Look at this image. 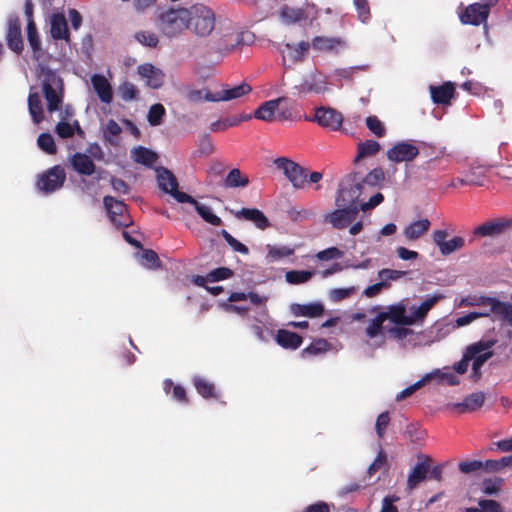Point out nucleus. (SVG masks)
Segmentation results:
<instances>
[{
  "mask_svg": "<svg viewBox=\"0 0 512 512\" xmlns=\"http://www.w3.org/2000/svg\"><path fill=\"white\" fill-rule=\"evenodd\" d=\"M189 18L188 9H169L159 14L157 27L163 35L174 38L188 28Z\"/></svg>",
  "mask_w": 512,
  "mask_h": 512,
  "instance_id": "f257e3e1",
  "label": "nucleus"
},
{
  "mask_svg": "<svg viewBox=\"0 0 512 512\" xmlns=\"http://www.w3.org/2000/svg\"><path fill=\"white\" fill-rule=\"evenodd\" d=\"M363 192L364 189L361 185V174L359 172L350 173L339 183L335 196V206H359L357 201Z\"/></svg>",
  "mask_w": 512,
  "mask_h": 512,
  "instance_id": "f03ea898",
  "label": "nucleus"
},
{
  "mask_svg": "<svg viewBox=\"0 0 512 512\" xmlns=\"http://www.w3.org/2000/svg\"><path fill=\"white\" fill-rule=\"evenodd\" d=\"M42 91L47 101L48 111L59 110L63 101V82L56 72L50 69L43 71Z\"/></svg>",
  "mask_w": 512,
  "mask_h": 512,
  "instance_id": "7ed1b4c3",
  "label": "nucleus"
},
{
  "mask_svg": "<svg viewBox=\"0 0 512 512\" xmlns=\"http://www.w3.org/2000/svg\"><path fill=\"white\" fill-rule=\"evenodd\" d=\"M188 28H191L198 36L210 35L215 27L214 12L204 5H194L190 10Z\"/></svg>",
  "mask_w": 512,
  "mask_h": 512,
  "instance_id": "20e7f679",
  "label": "nucleus"
},
{
  "mask_svg": "<svg viewBox=\"0 0 512 512\" xmlns=\"http://www.w3.org/2000/svg\"><path fill=\"white\" fill-rule=\"evenodd\" d=\"M275 167L283 172L295 189L305 187L307 171L298 163L286 157H278L273 161Z\"/></svg>",
  "mask_w": 512,
  "mask_h": 512,
  "instance_id": "39448f33",
  "label": "nucleus"
},
{
  "mask_svg": "<svg viewBox=\"0 0 512 512\" xmlns=\"http://www.w3.org/2000/svg\"><path fill=\"white\" fill-rule=\"evenodd\" d=\"M512 229V218L500 217L488 220L473 230V235L497 237Z\"/></svg>",
  "mask_w": 512,
  "mask_h": 512,
  "instance_id": "423d86ee",
  "label": "nucleus"
},
{
  "mask_svg": "<svg viewBox=\"0 0 512 512\" xmlns=\"http://www.w3.org/2000/svg\"><path fill=\"white\" fill-rule=\"evenodd\" d=\"M344 117L341 112L337 111L332 107H318L315 109L314 117L311 121L317 122V124L323 128L331 131L340 130Z\"/></svg>",
  "mask_w": 512,
  "mask_h": 512,
  "instance_id": "0eeeda50",
  "label": "nucleus"
},
{
  "mask_svg": "<svg viewBox=\"0 0 512 512\" xmlns=\"http://www.w3.org/2000/svg\"><path fill=\"white\" fill-rule=\"evenodd\" d=\"M6 43L8 48L20 55L24 49L21 33V20L18 15L11 14L7 18Z\"/></svg>",
  "mask_w": 512,
  "mask_h": 512,
  "instance_id": "6e6552de",
  "label": "nucleus"
},
{
  "mask_svg": "<svg viewBox=\"0 0 512 512\" xmlns=\"http://www.w3.org/2000/svg\"><path fill=\"white\" fill-rule=\"evenodd\" d=\"M66 175L60 166H54L43 173L37 180V187L45 193H51L61 188L65 182Z\"/></svg>",
  "mask_w": 512,
  "mask_h": 512,
  "instance_id": "1a4fd4ad",
  "label": "nucleus"
},
{
  "mask_svg": "<svg viewBox=\"0 0 512 512\" xmlns=\"http://www.w3.org/2000/svg\"><path fill=\"white\" fill-rule=\"evenodd\" d=\"M358 206L337 207V209L325 215V221L335 229L342 230L354 222L359 213Z\"/></svg>",
  "mask_w": 512,
  "mask_h": 512,
  "instance_id": "9d476101",
  "label": "nucleus"
},
{
  "mask_svg": "<svg viewBox=\"0 0 512 512\" xmlns=\"http://www.w3.org/2000/svg\"><path fill=\"white\" fill-rule=\"evenodd\" d=\"M447 237V230H435L432 233L433 242L439 248L441 255L448 256L465 246V239L463 237L455 236L450 240H446Z\"/></svg>",
  "mask_w": 512,
  "mask_h": 512,
  "instance_id": "9b49d317",
  "label": "nucleus"
},
{
  "mask_svg": "<svg viewBox=\"0 0 512 512\" xmlns=\"http://www.w3.org/2000/svg\"><path fill=\"white\" fill-rule=\"evenodd\" d=\"M158 187L165 193L170 194L179 203H183L180 195H188L178 190V181L175 175L165 167L156 169Z\"/></svg>",
  "mask_w": 512,
  "mask_h": 512,
  "instance_id": "f8f14e48",
  "label": "nucleus"
},
{
  "mask_svg": "<svg viewBox=\"0 0 512 512\" xmlns=\"http://www.w3.org/2000/svg\"><path fill=\"white\" fill-rule=\"evenodd\" d=\"M419 155V149L411 142H398L387 151V158L394 163L411 162Z\"/></svg>",
  "mask_w": 512,
  "mask_h": 512,
  "instance_id": "ddd939ff",
  "label": "nucleus"
},
{
  "mask_svg": "<svg viewBox=\"0 0 512 512\" xmlns=\"http://www.w3.org/2000/svg\"><path fill=\"white\" fill-rule=\"evenodd\" d=\"M252 90L251 86L246 83L242 82L239 85H236L231 88H223L220 91H217L215 93L207 92L205 94V100L211 101V102H219V101H230L234 99H238L248 93H250Z\"/></svg>",
  "mask_w": 512,
  "mask_h": 512,
  "instance_id": "4468645a",
  "label": "nucleus"
},
{
  "mask_svg": "<svg viewBox=\"0 0 512 512\" xmlns=\"http://www.w3.org/2000/svg\"><path fill=\"white\" fill-rule=\"evenodd\" d=\"M104 207L109 214L110 220L117 226H127V206L123 201L117 200L112 196L103 198Z\"/></svg>",
  "mask_w": 512,
  "mask_h": 512,
  "instance_id": "2eb2a0df",
  "label": "nucleus"
},
{
  "mask_svg": "<svg viewBox=\"0 0 512 512\" xmlns=\"http://www.w3.org/2000/svg\"><path fill=\"white\" fill-rule=\"evenodd\" d=\"M489 13L490 11L488 10L487 5L473 3L466 7L460 16V20L463 24L478 26L481 23L486 22Z\"/></svg>",
  "mask_w": 512,
  "mask_h": 512,
  "instance_id": "dca6fc26",
  "label": "nucleus"
},
{
  "mask_svg": "<svg viewBox=\"0 0 512 512\" xmlns=\"http://www.w3.org/2000/svg\"><path fill=\"white\" fill-rule=\"evenodd\" d=\"M471 305H485L490 307V312L502 317L504 321L512 325V305L502 302L493 297L482 296L476 303Z\"/></svg>",
  "mask_w": 512,
  "mask_h": 512,
  "instance_id": "f3484780",
  "label": "nucleus"
},
{
  "mask_svg": "<svg viewBox=\"0 0 512 512\" xmlns=\"http://www.w3.org/2000/svg\"><path fill=\"white\" fill-rule=\"evenodd\" d=\"M494 341H479L467 347L463 358L453 365V370L458 374H464L469 366L470 360L484 350L491 349Z\"/></svg>",
  "mask_w": 512,
  "mask_h": 512,
  "instance_id": "a211bd4d",
  "label": "nucleus"
},
{
  "mask_svg": "<svg viewBox=\"0 0 512 512\" xmlns=\"http://www.w3.org/2000/svg\"><path fill=\"white\" fill-rule=\"evenodd\" d=\"M50 35L54 40L70 41V33L68 29L65 15L61 12L53 13L50 17Z\"/></svg>",
  "mask_w": 512,
  "mask_h": 512,
  "instance_id": "6ab92c4d",
  "label": "nucleus"
},
{
  "mask_svg": "<svg viewBox=\"0 0 512 512\" xmlns=\"http://www.w3.org/2000/svg\"><path fill=\"white\" fill-rule=\"evenodd\" d=\"M430 462L431 458L425 456L424 460L417 463L416 466L412 469V471L408 475L406 489L408 491H412L415 489L421 482H423L429 473L430 470Z\"/></svg>",
  "mask_w": 512,
  "mask_h": 512,
  "instance_id": "aec40b11",
  "label": "nucleus"
},
{
  "mask_svg": "<svg viewBox=\"0 0 512 512\" xmlns=\"http://www.w3.org/2000/svg\"><path fill=\"white\" fill-rule=\"evenodd\" d=\"M287 102V98L279 97L273 100L263 102L254 112L256 119L272 122L275 120V114L279 106Z\"/></svg>",
  "mask_w": 512,
  "mask_h": 512,
  "instance_id": "412c9836",
  "label": "nucleus"
},
{
  "mask_svg": "<svg viewBox=\"0 0 512 512\" xmlns=\"http://www.w3.org/2000/svg\"><path fill=\"white\" fill-rule=\"evenodd\" d=\"M180 197L181 200H183V203H189L193 205L197 213L207 223L213 226H220L222 224L221 218L215 215L209 206L199 203L191 195H180Z\"/></svg>",
  "mask_w": 512,
  "mask_h": 512,
  "instance_id": "4be33fe9",
  "label": "nucleus"
},
{
  "mask_svg": "<svg viewBox=\"0 0 512 512\" xmlns=\"http://www.w3.org/2000/svg\"><path fill=\"white\" fill-rule=\"evenodd\" d=\"M235 216L238 219H244L251 221L255 226L261 230H264L270 226V222L265 214L257 208H242L235 212Z\"/></svg>",
  "mask_w": 512,
  "mask_h": 512,
  "instance_id": "5701e85b",
  "label": "nucleus"
},
{
  "mask_svg": "<svg viewBox=\"0 0 512 512\" xmlns=\"http://www.w3.org/2000/svg\"><path fill=\"white\" fill-rule=\"evenodd\" d=\"M139 74L146 78V83L153 89H158L163 85L164 74L152 64L146 63L138 67Z\"/></svg>",
  "mask_w": 512,
  "mask_h": 512,
  "instance_id": "b1692460",
  "label": "nucleus"
},
{
  "mask_svg": "<svg viewBox=\"0 0 512 512\" xmlns=\"http://www.w3.org/2000/svg\"><path fill=\"white\" fill-rule=\"evenodd\" d=\"M91 83L93 86V89L97 93L99 99L103 103H111L113 100V92L112 87L108 80L105 78V76L101 74H94L91 77Z\"/></svg>",
  "mask_w": 512,
  "mask_h": 512,
  "instance_id": "393cba45",
  "label": "nucleus"
},
{
  "mask_svg": "<svg viewBox=\"0 0 512 512\" xmlns=\"http://www.w3.org/2000/svg\"><path fill=\"white\" fill-rule=\"evenodd\" d=\"M431 98L434 103L447 105L455 94V86L451 82H445L439 86H430Z\"/></svg>",
  "mask_w": 512,
  "mask_h": 512,
  "instance_id": "a878e982",
  "label": "nucleus"
},
{
  "mask_svg": "<svg viewBox=\"0 0 512 512\" xmlns=\"http://www.w3.org/2000/svg\"><path fill=\"white\" fill-rule=\"evenodd\" d=\"M327 89V81L324 76L312 74L305 78L299 85V91L302 93H323Z\"/></svg>",
  "mask_w": 512,
  "mask_h": 512,
  "instance_id": "bb28decb",
  "label": "nucleus"
},
{
  "mask_svg": "<svg viewBox=\"0 0 512 512\" xmlns=\"http://www.w3.org/2000/svg\"><path fill=\"white\" fill-rule=\"evenodd\" d=\"M488 167L483 165H472L465 175V179H459L461 186L474 185L483 186L487 176Z\"/></svg>",
  "mask_w": 512,
  "mask_h": 512,
  "instance_id": "cd10ccee",
  "label": "nucleus"
},
{
  "mask_svg": "<svg viewBox=\"0 0 512 512\" xmlns=\"http://www.w3.org/2000/svg\"><path fill=\"white\" fill-rule=\"evenodd\" d=\"M381 313L384 314L385 321L390 320L396 325H412V320L409 315H406V308L401 303L391 305L387 311Z\"/></svg>",
  "mask_w": 512,
  "mask_h": 512,
  "instance_id": "c85d7f7f",
  "label": "nucleus"
},
{
  "mask_svg": "<svg viewBox=\"0 0 512 512\" xmlns=\"http://www.w3.org/2000/svg\"><path fill=\"white\" fill-rule=\"evenodd\" d=\"M71 165L77 173L85 176H91L96 168L93 160L88 155L79 152L71 157Z\"/></svg>",
  "mask_w": 512,
  "mask_h": 512,
  "instance_id": "c756f323",
  "label": "nucleus"
},
{
  "mask_svg": "<svg viewBox=\"0 0 512 512\" xmlns=\"http://www.w3.org/2000/svg\"><path fill=\"white\" fill-rule=\"evenodd\" d=\"M275 339L278 345L291 350H296L303 342V339L299 334L286 329H279Z\"/></svg>",
  "mask_w": 512,
  "mask_h": 512,
  "instance_id": "7c9ffc66",
  "label": "nucleus"
},
{
  "mask_svg": "<svg viewBox=\"0 0 512 512\" xmlns=\"http://www.w3.org/2000/svg\"><path fill=\"white\" fill-rule=\"evenodd\" d=\"M485 401L483 392H475L468 395L463 402L454 404V408L459 413L472 412L481 408Z\"/></svg>",
  "mask_w": 512,
  "mask_h": 512,
  "instance_id": "2f4dec72",
  "label": "nucleus"
},
{
  "mask_svg": "<svg viewBox=\"0 0 512 512\" xmlns=\"http://www.w3.org/2000/svg\"><path fill=\"white\" fill-rule=\"evenodd\" d=\"M192 383L199 395H201L205 399H218L219 395L217 394L215 385L210 382L205 377L200 375H195L192 378Z\"/></svg>",
  "mask_w": 512,
  "mask_h": 512,
  "instance_id": "473e14b6",
  "label": "nucleus"
},
{
  "mask_svg": "<svg viewBox=\"0 0 512 512\" xmlns=\"http://www.w3.org/2000/svg\"><path fill=\"white\" fill-rule=\"evenodd\" d=\"M131 158L134 162L151 168L158 160V155L146 147L138 146L131 150Z\"/></svg>",
  "mask_w": 512,
  "mask_h": 512,
  "instance_id": "72a5a7b5",
  "label": "nucleus"
},
{
  "mask_svg": "<svg viewBox=\"0 0 512 512\" xmlns=\"http://www.w3.org/2000/svg\"><path fill=\"white\" fill-rule=\"evenodd\" d=\"M291 311L295 316L316 318L324 313V306L321 303L292 304Z\"/></svg>",
  "mask_w": 512,
  "mask_h": 512,
  "instance_id": "f704fd0d",
  "label": "nucleus"
},
{
  "mask_svg": "<svg viewBox=\"0 0 512 512\" xmlns=\"http://www.w3.org/2000/svg\"><path fill=\"white\" fill-rule=\"evenodd\" d=\"M441 299L440 295H434L423 301L417 308H414L409 318L412 320V325L417 322H422L426 318L428 312L434 305Z\"/></svg>",
  "mask_w": 512,
  "mask_h": 512,
  "instance_id": "c9c22d12",
  "label": "nucleus"
},
{
  "mask_svg": "<svg viewBox=\"0 0 512 512\" xmlns=\"http://www.w3.org/2000/svg\"><path fill=\"white\" fill-rule=\"evenodd\" d=\"M28 110L35 124L44 120V110L40 95L37 92H30L28 96Z\"/></svg>",
  "mask_w": 512,
  "mask_h": 512,
  "instance_id": "e433bc0d",
  "label": "nucleus"
},
{
  "mask_svg": "<svg viewBox=\"0 0 512 512\" xmlns=\"http://www.w3.org/2000/svg\"><path fill=\"white\" fill-rule=\"evenodd\" d=\"M248 184V176L242 173L238 168L230 170L223 181V187L225 188H244L248 186Z\"/></svg>",
  "mask_w": 512,
  "mask_h": 512,
  "instance_id": "4c0bfd02",
  "label": "nucleus"
},
{
  "mask_svg": "<svg viewBox=\"0 0 512 512\" xmlns=\"http://www.w3.org/2000/svg\"><path fill=\"white\" fill-rule=\"evenodd\" d=\"M381 149V145L376 140L360 141L357 145V155L354 159L359 162L361 159L375 156Z\"/></svg>",
  "mask_w": 512,
  "mask_h": 512,
  "instance_id": "58836bf2",
  "label": "nucleus"
},
{
  "mask_svg": "<svg viewBox=\"0 0 512 512\" xmlns=\"http://www.w3.org/2000/svg\"><path fill=\"white\" fill-rule=\"evenodd\" d=\"M163 389L166 394L172 395V398L182 404H188L189 398L187 396L186 389L179 384H174L171 379H165L163 382Z\"/></svg>",
  "mask_w": 512,
  "mask_h": 512,
  "instance_id": "ea45409f",
  "label": "nucleus"
},
{
  "mask_svg": "<svg viewBox=\"0 0 512 512\" xmlns=\"http://www.w3.org/2000/svg\"><path fill=\"white\" fill-rule=\"evenodd\" d=\"M430 225L428 219L414 221L405 228L404 235L409 240H416L429 230Z\"/></svg>",
  "mask_w": 512,
  "mask_h": 512,
  "instance_id": "a19ab883",
  "label": "nucleus"
},
{
  "mask_svg": "<svg viewBox=\"0 0 512 512\" xmlns=\"http://www.w3.org/2000/svg\"><path fill=\"white\" fill-rule=\"evenodd\" d=\"M280 18L285 24H295L307 18L305 11L301 8L284 6L280 10Z\"/></svg>",
  "mask_w": 512,
  "mask_h": 512,
  "instance_id": "79ce46f5",
  "label": "nucleus"
},
{
  "mask_svg": "<svg viewBox=\"0 0 512 512\" xmlns=\"http://www.w3.org/2000/svg\"><path fill=\"white\" fill-rule=\"evenodd\" d=\"M268 252L266 259L268 262H276L282 258L289 257L294 254L295 249L289 246H275L268 244L266 246Z\"/></svg>",
  "mask_w": 512,
  "mask_h": 512,
  "instance_id": "37998d69",
  "label": "nucleus"
},
{
  "mask_svg": "<svg viewBox=\"0 0 512 512\" xmlns=\"http://www.w3.org/2000/svg\"><path fill=\"white\" fill-rule=\"evenodd\" d=\"M340 44L341 40L338 38H327L323 36H316L311 43L313 49L319 51H332Z\"/></svg>",
  "mask_w": 512,
  "mask_h": 512,
  "instance_id": "c03bdc74",
  "label": "nucleus"
},
{
  "mask_svg": "<svg viewBox=\"0 0 512 512\" xmlns=\"http://www.w3.org/2000/svg\"><path fill=\"white\" fill-rule=\"evenodd\" d=\"M26 30L28 43L33 53L36 55L41 51V40L34 20H30L27 23Z\"/></svg>",
  "mask_w": 512,
  "mask_h": 512,
  "instance_id": "a18cd8bd",
  "label": "nucleus"
},
{
  "mask_svg": "<svg viewBox=\"0 0 512 512\" xmlns=\"http://www.w3.org/2000/svg\"><path fill=\"white\" fill-rule=\"evenodd\" d=\"M313 276V272L306 270H290L285 274V279L289 284L299 285L308 282Z\"/></svg>",
  "mask_w": 512,
  "mask_h": 512,
  "instance_id": "49530a36",
  "label": "nucleus"
},
{
  "mask_svg": "<svg viewBox=\"0 0 512 512\" xmlns=\"http://www.w3.org/2000/svg\"><path fill=\"white\" fill-rule=\"evenodd\" d=\"M385 178V174L382 168H374L371 170L365 177L361 176V185L363 189L366 186L368 187H376L378 186Z\"/></svg>",
  "mask_w": 512,
  "mask_h": 512,
  "instance_id": "de8ad7c7",
  "label": "nucleus"
},
{
  "mask_svg": "<svg viewBox=\"0 0 512 512\" xmlns=\"http://www.w3.org/2000/svg\"><path fill=\"white\" fill-rule=\"evenodd\" d=\"M38 147L49 155H54L57 152V147L54 138L50 133H41L37 138Z\"/></svg>",
  "mask_w": 512,
  "mask_h": 512,
  "instance_id": "09e8293b",
  "label": "nucleus"
},
{
  "mask_svg": "<svg viewBox=\"0 0 512 512\" xmlns=\"http://www.w3.org/2000/svg\"><path fill=\"white\" fill-rule=\"evenodd\" d=\"M329 343L326 339H316L309 346L302 350V355L315 356L327 352Z\"/></svg>",
  "mask_w": 512,
  "mask_h": 512,
  "instance_id": "8fccbe9b",
  "label": "nucleus"
},
{
  "mask_svg": "<svg viewBox=\"0 0 512 512\" xmlns=\"http://www.w3.org/2000/svg\"><path fill=\"white\" fill-rule=\"evenodd\" d=\"M134 37L140 44L149 48H155L159 43L158 36L151 31H138Z\"/></svg>",
  "mask_w": 512,
  "mask_h": 512,
  "instance_id": "3c124183",
  "label": "nucleus"
},
{
  "mask_svg": "<svg viewBox=\"0 0 512 512\" xmlns=\"http://www.w3.org/2000/svg\"><path fill=\"white\" fill-rule=\"evenodd\" d=\"M433 374H427L422 379L418 380L414 384L408 386L404 390H402L397 396L396 400L401 401L406 399L407 397L411 396L414 392H416L418 389L423 387L427 382H429L432 379Z\"/></svg>",
  "mask_w": 512,
  "mask_h": 512,
  "instance_id": "603ef678",
  "label": "nucleus"
},
{
  "mask_svg": "<svg viewBox=\"0 0 512 512\" xmlns=\"http://www.w3.org/2000/svg\"><path fill=\"white\" fill-rule=\"evenodd\" d=\"M141 263L149 269H158L161 267V261L158 254L151 249H146L142 252Z\"/></svg>",
  "mask_w": 512,
  "mask_h": 512,
  "instance_id": "864d4df0",
  "label": "nucleus"
},
{
  "mask_svg": "<svg viewBox=\"0 0 512 512\" xmlns=\"http://www.w3.org/2000/svg\"><path fill=\"white\" fill-rule=\"evenodd\" d=\"M366 126L376 137L381 138L386 135V128L377 116L371 115L366 118Z\"/></svg>",
  "mask_w": 512,
  "mask_h": 512,
  "instance_id": "5fc2aeb1",
  "label": "nucleus"
},
{
  "mask_svg": "<svg viewBox=\"0 0 512 512\" xmlns=\"http://www.w3.org/2000/svg\"><path fill=\"white\" fill-rule=\"evenodd\" d=\"M384 322H385L384 314H382L380 312L375 318H373L369 322V324L365 330L366 335L371 339L377 337L382 331Z\"/></svg>",
  "mask_w": 512,
  "mask_h": 512,
  "instance_id": "6e6d98bb",
  "label": "nucleus"
},
{
  "mask_svg": "<svg viewBox=\"0 0 512 512\" xmlns=\"http://www.w3.org/2000/svg\"><path fill=\"white\" fill-rule=\"evenodd\" d=\"M505 467H512V454L509 456H504L498 460H486L485 461V470L490 472H497L502 470Z\"/></svg>",
  "mask_w": 512,
  "mask_h": 512,
  "instance_id": "4d7b16f0",
  "label": "nucleus"
},
{
  "mask_svg": "<svg viewBox=\"0 0 512 512\" xmlns=\"http://www.w3.org/2000/svg\"><path fill=\"white\" fill-rule=\"evenodd\" d=\"M165 115V108L162 104H153L148 112L147 120L150 125L158 126L162 122V118Z\"/></svg>",
  "mask_w": 512,
  "mask_h": 512,
  "instance_id": "13d9d810",
  "label": "nucleus"
},
{
  "mask_svg": "<svg viewBox=\"0 0 512 512\" xmlns=\"http://www.w3.org/2000/svg\"><path fill=\"white\" fill-rule=\"evenodd\" d=\"M492 355H493V352L490 349H488V350H484V351L480 352L479 354H476V356L472 358L473 359L472 372L476 378L480 377L481 367L484 365V363L489 358L492 357Z\"/></svg>",
  "mask_w": 512,
  "mask_h": 512,
  "instance_id": "bf43d9fd",
  "label": "nucleus"
},
{
  "mask_svg": "<svg viewBox=\"0 0 512 512\" xmlns=\"http://www.w3.org/2000/svg\"><path fill=\"white\" fill-rule=\"evenodd\" d=\"M220 234L225 239L227 244L233 249V251L244 255L249 253L248 247L234 238L227 230H221Z\"/></svg>",
  "mask_w": 512,
  "mask_h": 512,
  "instance_id": "052dcab7",
  "label": "nucleus"
},
{
  "mask_svg": "<svg viewBox=\"0 0 512 512\" xmlns=\"http://www.w3.org/2000/svg\"><path fill=\"white\" fill-rule=\"evenodd\" d=\"M503 482L502 478L485 479L482 484V491L489 496L497 495L502 488Z\"/></svg>",
  "mask_w": 512,
  "mask_h": 512,
  "instance_id": "680f3d73",
  "label": "nucleus"
},
{
  "mask_svg": "<svg viewBox=\"0 0 512 512\" xmlns=\"http://www.w3.org/2000/svg\"><path fill=\"white\" fill-rule=\"evenodd\" d=\"M360 67H347V68H337L332 72L331 77L336 81L347 80L350 81L353 79L354 75L360 70Z\"/></svg>",
  "mask_w": 512,
  "mask_h": 512,
  "instance_id": "e2e57ef3",
  "label": "nucleus"
},
{
  "mask_svg": "<svg viewBox=\"0 0 512 512\" xmlns=\"http://www.w3.org/2000/svg\"><path fill=\"white\" fill-rule=\"evenodd\" d=\"M119 93L123 100L132 101L137 99L139 91L133 83L124 82L119 87Z\"/></svg>",
  "mask_w": 512,
  "mask_h": 512,
  "instance_id": "0e129e2a",
  "label": "nucleus"
},
{
  "mask_svg": "<svg viewBox=\"0 0 512 512\" xmlns=\"http://www.w3.org/2000/svg\"><path fill=\"white\" fill-rule=\"evenodd\" d=\"M233 276V271L227 267H219L207 274V280L210 282H218Z\"/></svg>",
  "mask_w": 512,
  "mask_h": 512,
  "instance_id": "69168bd1",
  "label": "nucleus"
},
{
  "mask_svg": "<svg viewBox=\"0 0 512 512\" xmlns=\"http://www.w3.org/2000/svg\"><path fill=\"white\" fill-rule=\"evenodd\" d=\"M356 7L358 18L365 23L371 18L370 6L368 0H353Z\"/></svg>",
  "mask_w": 512,
  "mask_h": 512,
  "instance_id": "338daca9",
  "label": "nucleus"
},
{
  "mask_svg": "<svg viewBox=\"0 0 512 512\" xmlns=\"http://www.w3.org/2000/svg\"><path fill=\"white\" fill-rule=\"evenodd\" d=\"M387 465V455L383 450H380L375 460L369 465L367 469L368 475L371 477L376 474L380 469Z\"/></svg>",
  "mask_w": 512,
  "mask_h": 512,
  "instance_id": "774afa93",
  "label": "nucleus"
}]
</instances>
